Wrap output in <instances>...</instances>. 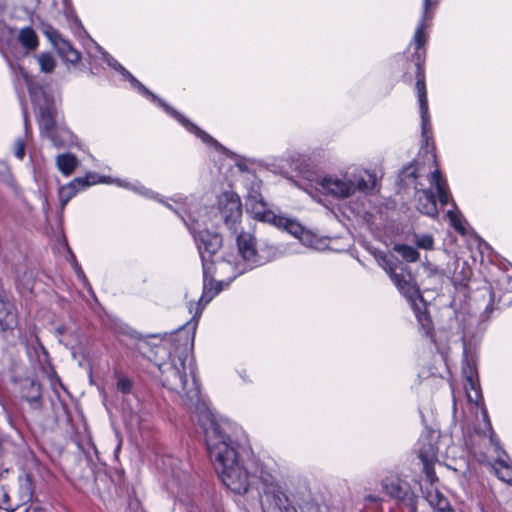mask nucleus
Returning <instances> with one entry per match:
<instances>
[{
	"mask_svg": "<svg viewBox=\"0 0 512 512\" xmlns=\"http://www.w3.org/2000/svg\"><path fill=\"white\" fill-rule=\"evenodd\" d=\"M125 187H129L145 196H148V197H153L152 195V192L149 191L148 189H145L143 186H139V187H136V186H129V185H124Z\"/></svg>",
	"mask_w": 512,
	"mask_h": 512,
	"instance_id": "nucleus-36",
	"label": "nucleus"
},
{
	"mask_svg": "<svg viewBox=\"0 0 512 512\" xmlns=\"http://www.w3.org/2000/svg\"><path fill=\"white\" fill-rule=\"evenodd\" d=\"M196 310H197V311H196V314H197V313L199 312V310H200V309H199V306H197V307H196Z\"/></svg>",
	"mask_w": 512,
	"mask_h": 512,
	"instance_id": "nucleus-44",
	"label": "nucleus"
},
{
	"mask_svg": "<svg viewBox=\"0 0 512 512\" xmlns=\"http://www.w3.org/2000/svg\"><path fill=\"white\" fill-rule=\"evenodd\" d=\"M376 175L366 170H360L353 175L343 177L326 176L320 181L322 190L337 198H348L356 190L367 192L376 186Z\"/></svg>",
	"mask_w": 512,
	"mask_h": 512,
	"instance_id": "nucleus-2",
	"label": "nucleus"
},
{
	"mask_svg": "<svg viewBox=\"0 0 512 512\" xmlns=\"http://www.w3.org/2000/svg\"><path fill=\"white\" fill-rule=\"evenodd\" d=\"M20 390L22 397L34 409H39L42 406V386L37 377L34 375H27L20 380Z\"/></svg>",
	"mask_w": 512,
	"mask_h": 512,
	"instance_id": "nucleus-10",
	"label": "nucleus"
},
{
	"mask_svg": "<svg viewBox=\"0 0 512 512\" xmlns=\"http://www.w3.org/2000/svg\"><path fill=\"white\" fill-rule=\"evenodd\" d=\"M35 510H36V509H33V510H31V509H27V510H26V512H31V511H35Z\"/></svg>",
	"mask_w": 512,
	"mask_h": 512,
	"instance_id": "nucleus-43",
	"label": "nucleus"
},
{
	"mask_svg": "<svg viewBox=\"0 0 512 512\" xmlns=\"http://www.w3.org/2000/svg\"><path fill=\"white\" fill-rule=\"evenodd\" d=\"M15 322L13 305L9 302L6 294L0 291V325L5 328L11 327Z\"/></svg>",
	"mask_w": 512,
	"mask_h": 512,
	"instance_id": "nucleus-16",
	"label": "nucleus"
},
{
	"mask_svg": "<svg viewBox=\"0 0 512 512\" xmlns=\"http://www.w3.org/2000/svg\"><path fill=\"white\" fill-rule=\"evenodd\" d=\"M493 470L499 480L506 483L512 482V466L504 460H497L493 465Z\"/></svg>",
	"mask_w": 512,
	"mask_h": 512,
	"instance_id": "nucleus-20",
	"label": "nucleus"
},
{
	"mask_svg": "<svg viewBox=\"0 0 512 512\" xmlns=\"http://www.w3.org/2000/svg\"><path fill=\"white\" fill-rule=\"evenodd\" d=\"M96 184V175L88 173L83 177H77L70 183L59 188L58 196L61 207L64 208L66 204L80 191Z\"/></svg>",
	"mask_w": 512,
	"mask_h": 512,
	"instance_id": "nucleus-8",
	"label": "nucleus"
},
{
	"mask_svg": "<svg viewBox=\"0 0 512 512\" xmlns=\"http://www.w3.org/2000/svg\"><path fill=\"white\" fill-rule=\"evenodd\" d=\"M196 241L203 260L206 259L205 253L213 255L222 245L221 237L218 234H211L208 231L199 232Z\"/></svg>",
	"mask_w": 512,
	"mask_h": 512,
	"instance_id": "nucleus-12",
	"label": "nucleus"
},
{
	"mask_svg": "<svg viewBox=\"0 0 512 512\" xmlns=\"http://www.w3.org/2000/svg\"><path fill=\"white\" fill-rule=\"evenodd\" d=\"M385 270L399 292L403 294L411 304H414L417 299L422 300L419 286L409 270L401 268L400 271H396L392 267H389V269L385 268Z\"/></svg>",
	"mask_w": 512,
	"mask_h": 512,
	"instance_id": "nucleus-7",
	"label": "nucleus"
},
{
	"mask_svg": "<svg viewBox=\"0 0 512 512\" xmlns=\"http://www.w3.org/2000/svg\"><path fill=\"white\" fill-rule=\"evenodd\" d=\"M51 374H52V379H51V385L54 386V382L58 383V384H61L60 383V379L56 376L55 372L54 371H51Z\"/></svg>",
	"mask_w": 512,
	"mask_h": 512,
	"instance_id": "nucleus-37",
	"label": "nucleus"
},
{
	"mask_svg": "<svg viewBox=\"0 0 512 512\" xmlns=\"http://www.w3.org/2000/svg\"><path fill=\"white\" fill-rule=\"evenodd\" d=\"M117 388L122 393H129L132 389V381L125 376H121L118 378Z\"/></svg>",
	"mask_w": 512,
	"mask_h": 512,
	"instance_id": "nucleus-32",
	"label": "nucleus"
},
{
	"mask_svg": "<svg viewBox=\"0 0 512 512\" xmlns=\"http://www.w3.org/2000/svg\"><path fill=\"white\" fill-rule=\"evenodd\" d=\"M254 200L255 203L254 204H251V206L253 207L256 203H259L261 199V195H258V196H254V197H251L250 201Z\"/></svg>",
	"mask_w": 512,
	"mask_h": 512,
	"instance_id": "nucleus-39",
	"label": "nucleus"
},
{
	"mask_svg": "<svg viewBox=\"0 0 512 512\" xmlns=\"http://www.w3.org/2000/svg\"><path fill=\"white\" fill-rule=\"evenodd\" d=\"M394 250L407 262H416L420 258L419 252L412 246L406 244H396Z\"/></svg>",
	"mask_w": 512,
	"mask_h": 512,
	"instance_id": "nucleus-22",
	"label": "nucleus"
},
{
	"mask_svg": "<svg viewBox=\"0 0 512 512\" xmlns=\"http://www.w3.org/2000/svg\"><path fill=\"white\" fill-rule=\"evenodd\" d=\"M56 164L64 175H70L77 166V159L70 153L60 154L56 157Z\"/></svg>",
	"mask_w": 512,
	"mask_h": 512,
	"instance_id": "nucleus-18",
	"label": "nucleus"
},
{
	"mask_svg": "<svg viewBox=\"0 0 512 512\" xmlns=\"http://www.w3.org/2000/svg\"><path fill=\"white\" fill-rule=\"evenodd\" d=\"M218 209L225 225L236 232L237 224L242 217L241 202L232 191L223 192L218 198Z\"/></svg>",
	"mask_w": 512,
	"mask_h": 512,
	"instance_id": "nucleus-6",
	"label": "nucleus"
},
{
	"mask_svg": "<svg viewBox=\"0 0 512 512\" xmlns=\"http://www.w3.org/2000/svg\"><path fill=\"white\" fill-rule=\"evenodd\" d=\"M237 245L240 255L250 267L260 263L256 251V239L248 232H241L237 237Z\"/></svg>",
	"mask_w": 512,
	"mask_h": 512,
	"instance_id": "nucleus-11",
	"label": "nucleus"
},
{
	"mask_svg": "<svg viewBox=\"0 0 512 512\" xmlns=\"http://www.w3.org/2000/svg\"><path fill=\"white\" fill-rule=\"evenodd\" d=\"M435 5L434 0H424V12H423V18L421 23L418 25L414 37H413V43L415 44L416 48V66H417V81H416V89L418 92V101L420 106V112H421V118H422V132L423 135H426L428 131V125H429V115H428V101H427V94H426V87H425V76L424 71L421 67V58L422 55L420 53V50L424 47L426 43V34L424 32L425 30V20L430 18L428 13L429 9Z\"/></svg>",
	"mask_w": 512,
	"mask_h": 512,
	"instance_id": "nucleus-4",
	"label": "nucleus"
},
{
	"mask_svg": "<svg viewBox=\"0 0 512 512\" xmlns=\"http://www.w3.org/2000/svg\"><path fill=\"white\" fill-rule=\"evenodd\" d=\"M79 278H82L83 279V283L86 285V278L82 275H79Z\"/></svg>",
	"mask_w": 512,
	"mask_h": 512,
	"instance_id": "nucleus-41",
	"label": "nucleus"
},
{
	"mask_svg": "<svg viewBox=\"0 0 512 512\" xmlns=\"http://www.w3.org/2000/svg\"><path fill=\"white\" fill-rule=\"evenodd\" d=\"M424 268L427 271L428 276H443V272L439 270L437 267L431 265L430 263L424 264Z\"/></svg>",
	"mask_w": 512,
	"mask_h": 512,
	"instance_id": "nucleus-34",
	"label": "nucleus"
},
{
	"mask_svg": "<svg viewBox=\"0 0 512 512\" xmlns=\"http://www.w3.org/2000/svg\"><path fill=\"white\" fill-rule=\"evenodd\" d=\"M98 183H110V179L107 177L98 176Z\"/></svg>",
	"mask_w": 512,
	"mask_h": 512,
	"instance_id": "nucleus-38",
	"label": "nucleus"
},
{
	"mask_svg": "<svg viewBox=\"0 0 512 512\" xmlns=\"http://www.w3.org/2000/svg\"><path fill=\"white\" fill-rule=\"evenodd\" d=\"M36 61L40 71L43 73H52L56 67V60L50 52H42L36 56Z\"/></svg>",
	"mask_w": 512,
	"mask_h": 512,
	"instance_id": "nucleus-19",
	"label": "nucleus"
},
{
	"mask_svg": "<svg viewBox=\"0 0 512 512\" xmlns=\"http://www.w3.org/2000/svg\"><path fill=\"white\" fill-rule=\"evenodd\" d=\"M25 155V144L24 141L18 139L15 143V156L19 159H23Z\"/></svg>",
	"mask_w": 512,
	"mask_h": 512,
	"instance_id": "nucleus-33",
	"label": "nucleus"
},
{
	"mask_svg": "<svg viewBox=\"0 0 512 512\" xmlns=\"http://www.w3.org/2000/svg\"><path fill=\"white\" fill-rule=\"evenodd\" d=\"M101 54V59L111 68L120 72L127 80L131 82V84L137 88L141 93L149 97L152 101L157 102L160 106H162L169 114L174 116L182 125H184L189 131L194 133L197 137H199L203 142L218 145L217 141L214 140L209 134L205 131L201 130L195 124L191 123L188 119H186L183 115L175 111L173 108L165 104L161 99H159L155 94L149 91L141 82H139L129 71H127L120 63H118L112 56L102 50L100 46H98V54Z\"/></svg>",
	"mask_w": 512,
	"mask_h": 512,
	"instance_id": "nucleus-3",
	"label": "nucleus"
},
{
	"mask_svg": "<svg viewBox=\"0 0 512 512\" xmlns=\"http://www.w3.org/2000/svg\"><path fill=\"white\" fill-rule=\"evenodd\" d=\"M463 375L465 376L466 381L474 379L475 371L469 363L463 366Z\"/></svg>",
	"mask_w": 512,
	"mask_h": 512,
	"instance_id": "nucleus-35",
	"label": "nucleus"
},
{
	"mask_svg": "<svg viewBox=\"0 0 512 512\" xmlns=\"http://www.w3.org/2000/svg\"><path fill=\"white\" fill-rule=\"evenodd\" d=\"M447 216L450 220L451 225L454 227V229L456 231H458L459 233L464 234L465 228L461 222L460 216L456 212L451 211V210H449L447 212Z\"/></svg>",
	"mask_w": 512,
	"mask_h": 512,
	"instance_id": "nucleus-31",
	"label": "nucleus"
},
{
	"mask_svg": "<svg viewBox=\"0 0 512 512\" xmlns=\"http://www.w3.org/2000/svg\"><path fill=\"white\" fill-rule=\"evenodd\" d=\"M53 45L57 49L59 55L70 63H76L80 59V54L71 46V44L61 37V35L54 33L49 35Z\"/></svg>",
	"mask_w": 512,
	"mask_h": 512,
	"instance_id": "nucleus-14",
	"label": "nucleus"
},
{
	"mask_svg": "<svg viewBox=\"0 0 512 512\" xmlns=\"http://www.w3.org/2000/svg\"><path fill=\"white\" fill-rule=\"evenodd\" d=\"M413 242L420 249L432 250L434 248V238L431 234L414 233Z\"/></svg>",
	"mask_w": 512,
	"mask_h": 512,
	"instance_id": "nucleus-24",
	"label": "nucleus"
},
{
	"mask_svg": "<svg viewBox=\"0 0 512 512\" xmlns=\"http://www.w3.org/2000/svg\"><path fill=\"white\" fill-rule=\"evenodd\" d=\"M0 508L7 512H13L16 509L12 491H7L3 486L0 487Z\"/></svg>",
	"mask_w": 512,
	"mask_h": 512,
	"instance_id": "nucleus-23",
	"label": "nucleus"
},
{
	"mask_svg": "<svg viewBox=\"0 0 512 512\" xmlns=\"http://www.w3.org/2000/svg\"><path fill=\"white\" fill-rule=\"evenodd\" d=\"M415 190L417 210L427 216L436 218L438 215L437 204L430 188H426L421 181H418L415 184Z\"/></svg>",
	"mask_w": 512,
	"mask_h": 512,
	"instance_id": "nucleus-9",
	"label": "nucleus"
},
{
	"mask_svg": "<svg viewBox=\"0 0 512 512\" xmlns=\"http://www.w3.org/2000/svg\"><path fill=\"white\" fill-rule=\"evenodd\" d=\"M483 420L485 422V430H483V434L488 436V439L491 444L495 445V447H498V443L495 441V434L491 426V422L489 420L488 414L486 410H483L482 412Z\"/></svg>",
	"mask_w": 512,
	"mask_h": 512,
	"instance_id": "nucleus-29",
	"label": "nucleus"
},
{
	"mask_svg": "<svg viewBox=\"0 0 512 512\" xmlns=\"http://www.w3.org/2000/svg\"><path fill=\"white\" fill-rule=\"evenodd\" d=\"M412 306L419 324L426 332H429L431 329V320L429 315L425 311H421L419 308H417L415 303L412 304Z\"/></svg>",
	"mask_w": 512,
	"mask_h": 512,
	"instance_id": "nucleus-26",
	"label": "nucleus"
},
{
	"mask_svg": "<svg viewBox=\"0 0 512 512\" xmlns=\"http://www.w3.org/2000/svg\"><path fill=\"white\" fill-rule=\"evenodd\" d=\"M89 292L93 295V290L91 287L88 288Z\"/></svg>",
	"mask_w": 512,
	"mask_h": 512,
	"instance_id": "nucleus-42",
	"label": "nucleus"
},
{
	"mask_svg": "<svg viewBox=\"0 0 512 512\" xmlns=\"http://www.w3.org/2000/svg\"><path fill=\"white\" fill-rule=\"evenodd\" d=\"M435 457L436 451L432 445H429L428 448H422L419 451V458L423 462L424 470L429 477H431V469Z\"/></svg>",
	"mask_w": 512,
	"mask_h": 512,
	"instance_id": "nucleus-21",
	"label": "nucleus"
},
{
	"mask_svg": "<svg viewBox=\"0 0 512 512\" xmlns=\"http://www.w3.org/2000/svg\"><path fill=\"white\" fill-rule=\"evenodd\" d=\"M194 332L181 329L173 338L154 348L151 361L160 372L162 385L180 394L186 405L200 410L198 421L203 428L211 461L224 485L241 494L249 487L248 472L240 465L236 443L228 434L227 420H217L204 405L200 406V388L192 367Z\"/></svg>",
	"mask_w": 512,
	"mask_h": 512,
	"instance_id": "nucleus-1",
	"label": "nucleus"
},
{
	"mask_svg": "<svg viewBox=\"0 0 512 512\" xmlns=\"http://www.w3.org/2000/svg\"><path fill=\"white\" fill-rule=\"evenodd\" d=\"M252 210L255 214V217L260 221L269 223L279 229H283L297 238L300 237L304 231L303 226L295 219L288 218L283 215H278L271 210H267L263 200H260L259 203H256L252 207Z\"/></svg>",
	"mask_w": 512,
	"mask_h": 512,
	"instance_id": "nucleus-5",
	"label": "nucleus"
},
{
	"mask_svg": "<svg viewBox=\"0 0 512 512\" xmlns=\"http://www.w3.org/2000/svg\"><path fill=\"white\" fill-rule=\"evenodd\" d=\"M442 503H445V504H446V502H445V500H444V499H440V500H439V502H438V505H439V506H441V505H442Z\"/></svg>",
	"mask_w": 512,
	"mask_h": 512,
	"instance_id": "nucleus-40",
	"label": "nucleus"
},
{
	"mask_svg": "<svg viewBox=\"0 0 512 512\" xmlns=\"http://www.w3.org/2000/svg\"><path fill=\"white\" fill-rule=\"evenodd\" d=\"M465 389L467 393V397L471 402H477L480 398V394L477 388V383L475 379H471L466 381Z\"/></svg>",
	"mask_w": 512,
	"mask_h": 512,
	"instance_id": "nucleus-27",
	"label": "nucleus"
},
{
	"mask_svg": "<svg viewBox=\"0 0 512 512\" xmlns=\"http://www.w3.org/2000/svg\"><path fill=\"white\" fill-rule=\"evenodd\" d=\"M33 273L31 271H24L22 275L17 278L18 285L25 290L31 291L33 288Z\"/></svg>",
	"mask_w": 512,
	"mask_h": 512,
	"instance_id": "nucleus-28",
	"label": "nucleus"
},
{
	"mask_svg": "<svg viewBox=\"0 0 512 512\" xmlns=\"http://www.w3.org/2000/svg\"><path fill=\"white\" fill-rule=\"evenodd\" d=\"M17 40L27 52L35 51L39 45V38L36 32L29 26L19 30Z\"/></svg>",
	"mask_w": 512,
	"mask_h": 512,
	"instance_id": "nucleus-17",
	"label": "nucleus"
},
{
	"mask_svg": "<svg viewBox=\"0 0 512 512\" xmlns=\"http://www.w3.org/2000/svg\"><path fill=\"white\" fill-rule=\"evenodd\" d=\"M16 508L28 503L33 496V484L28 475L18 478L16 486L11 490Z\"/></svg>",
	"mask_w": 512,
	"mask_h": 512,
	"instance_id": "nucleus-13",
	"label": "nucleus"
},
{
	"mask_svg": "<svg viewBox=\"0 0 512 512\" xmlns=\"http://www.w3.org/2000/svg\"><path fill=\"white\" fill-rule=\"evenodd\" d=\"M382 486L384 490L392 497L400 498L402 495V489L401 486L396 479H389L386 478L382 482Z\"/></svg>",
	"mask_w": 512,
	"mask_h": 512,
	"instance_id": "nucleus-25",
	"label": "nucleus"
},
{
	"mask_svg": "<svg viewBox=\"0 0 512 512\" xmlns=\"http://www.w3.org/2000/svg\"><path fill=\"white\" fill-rule=\"evenodd\" d=\"M427 180L431 186H435L441 205H447L449 203L450 193L448 191L446 180L442 178L440 171L435 168L430 172Z\"/></svg>",
	"mask_w": 512,
	"mask_h": 512,
	"instance_id": "nucleus-15",
	"label": "nucleus"
},
{
	"mask_svg": "<svg viewBox=\"0 0 512 512\" xmlns=\"http://www.w3.org/2000/svg\"><path fill=\"white\" fill-rule=\"evenodd\" d=\"M55 122L53 118V114L50 110H42L41 112V120L40 125L45 128V130L49 131L53 128Z\"/></svg>",
	"mask_w": 512,
	"mask_h": 512,
	"instance_id": "nucleus-30",
	"label": "nucleus"
}]
</instances>
